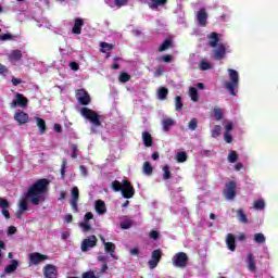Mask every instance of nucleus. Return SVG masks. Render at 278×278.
Wrapping results in <instances>:
<instances>
[{
	"instance_id": "obj_1",
	"label": "nucleus",
	"mask_w": 278,
	"mask_h": 278,
	"mask_svg": "<svg viewBox=\"0 0 278 278\" xmlns=\"http://www.w3.org/2000/svg\"><path fill=\"white\" fill-rule=\"evenodd\" d=\"M49 180L46 178L37 180L26 193V197L20 200L18 207L22 212L29 210V201L33 205H40V201L43 200L42 194L47 192ZM29 199V201H27Z\"/></svg>"
},
{
	"instance_id": "obj_21",
	"label": "nucleus",
	"mask_w": 278,
	"mask_h": 278,
	"mask_svg": "<svg viewBox=\"0 0 278 278\" xmlns=\"http://www.w3.org/2000/svg\"><path fill=\"white\" fill-rule=\"evenodd\" d=\"M23 60V52L21 50H12L9 54V62H18Z\"/></svg>"
},
{
	"instance_id": "obj_29",
	"label": "nucleus",
	"mask_w": 278,
	"mask_h": 278,
	"mask_svg": "<svg viewBox=\"0 0 278 278\" xmlns=\"http://www.w3.org/2000/svg\"><path fill=\"white\" fill-rule=\"evenodd\" d=\"M151 3H149V8H151V10H157V8H160V5H166V3H168V0H150Z\"/></svg>"
},
{
	"instance_id": "obj_14",
	"label": "nucleus",
	"mask_w": 278,
	"mask_h": 278,
	"mask_svg": "<svg viewBox=\"0 0 278 278\" xmlns=\"http://www.w3.org/2000/svg\"><path fill=\"white\" fill-rule=\"evenodd\" d=\"M43 276L46 278H58V267L55 265L47 264L43 267Z\"/></svg>"
},
{
	"instance_id": "obj_20",
	"label": "nucleus",
	"mask_w": 278,
	"mask_h": 278,
	"mask_svg": "<svg viewBox=\"0 0 278 278\" xmlns=\"http://www.w3.org/2000/svg\"><path fill=\"white\" fill-rule=\"evenodd\" d=\"M84 27V20L77 17L74 20V27L72 28V31L79 36L81 34V28Z\"/></svg>"
},
{
	"instance_id": "obj_59",
	"label": "nucleus",
	"mask_w": 278,
	"mask_h": 278,
	"mask_svg": "<svg viewBox=\"0 0 278 278\" xmlns=\"http://www.w3.org/2000/svg\"><path fill=\"white\" fill-rule=\"evenodd\" d=\"M0 40H2V41L12 40V35L11 34L0 35Z\"/></svg>"
},
{
	"instance_id": "obj_22",
	"label": "nucleus",
	"mask_w": 278,
	"mask_h": 278,
	"mask_svg": "<svg viewBox=\"0 0 278 278\" xmlns=\"http://www.w3.org/2000/svg\"><path fill=\"white\" fill-rule=\"evenodd\" d=\"M18 268V261L16 260H12L11 264H9L5 268H4V273L7 275H12V273H16V269Z\"/></svg>"
},
{
	"instance_id": "obj_26",
	"label": "nucleus",
	"mask_w": 278,
	"mask_h": 278,
	"mask_svg": "<svg viewBox=\"0 0 278 278\" xmlns=\"http://www.w3.org/2000/svg\"><path fill=\"white\" fill-rule=\"evenodd\" d=\"M142 140L144 147H153V137L149 134V131L142 132Z\"/></svg>"
},
{
	"instance_id": "obj_40",
	"label": "nucleus",
	"mask_w": 278,
	"mask_h": 278,
	"mask_svg": "<svg viewBox=\"0 0 278 278\" xmlns=\"http://www.w3.org/2000/svg\"><path fill=\"white\" fill-rule=\"evenodd\" d=\"M112 188H113V190H114L115 192H123V181H122V184H121V181L114 180V181L112 182Z\"/></svg>"
},
{
	"instance_id": "obj_60",
	"label": "nucleus",
	"mask_w": 278,
	"mask_h": 278,
	"mask_svg": "<svg viewBox=\"0 0 278 278\" xmlns=\"http://www.w3.org/2000/svg\"><path fill=\"white\" fill-rule=\"evenodd\" d=\"M233 129V124L228 123L225 127V134H231V130Z\"/></svg>"
},
{
	"instance_id": "obj_36",
	"label": "nucleus",
	"mask_w": 278,
	"mask_h": 278,
	"mask_svg": "<svg viewBox=\"0 0 278 278\" xmlns=\"http://www.w3.org/2000/svg\"><path fill=\"white\" fill-rule=\"evenodd\" d=\"M189 94H190L191 101H194V102L199 101V91L197 90V88L190 87Z\"/></svg>"
},
{
	"instance_id": "obj_13",
	"label": "nucleus",
	"mask_w": 278,
	"mask_h": 278,
	"mask_svg": "<svg viewBox=\"0 0 278 278\" xmlns=\"http://www.w3.org/2000/svg\"><path fill=\"white\" fill-rule=\"evenodd\" d=\"M197 21L200 27H207V11L205 8H201L197 13Z\"/></svg>"
},
{
	"instance_id": "obj_33",
	"label": "nucleus",
	"mask_w": 278,
	"mask_h": 278,
	"mask_svg": "<svg viewBox=\"0 0 278 278\" xmlns=\"http://www.w3.org/2000/svg\"><path fill=\"white\" fill-rule=\"evenodd\" d=\"M100 47L102 48V53H110V51H112V49H114V45L108 43L105 41H102L100 43Z\"/></svg>"
},
{
	"instance_id": "obj_6",
	"label": "nucleus",
	"mask_w": 278,
	"mask_h": 278,
	"mask_svg": "<svg viewBox=\"0 0 278 278\" xmlns=\"http://www.w3.org/2000/svg\"><path fill=\"white\" fill-rule=\"evenodd\" d=\"M134 194H136V189L131 182L127 179L123 180L122 195L124 199H134Z\"/></svg>"
},
{
	"instance_id": "obj_30",
	"label": "nucleus",
	"mask_w": 278,
	"mask_h": 278,
	"mask_svg": "<svg viewBox=\"0 0 278 278\" xmlns=\"http://www.w3.org/2000/svg\"><path fill=\"white\" fill-rule=\"evenodd\" d=\"M162 125L163 131H170V128L175 125V121L173 118H165L163 119Z\"/></svg>"
},
{
	"instance_id": "obj_5",
	"label": "nucleus",
	"mask_w": 278,
	"mask_h": 278,
	"mask_svg": "<svg viewBox=\"0 0 278 278\" xmlns=\"http://www.w3.org/2000/svg\"><path fill=\"white\" fill-rule=\"evenodd\" d=\"M99 240L97 239V236L91 235L87 239H84L80 244V249L83 253H87V251H90V249H94L97 247V243Z\"/></svg>"
},
{
	"instance_id": "obj_42",
	"label": "nucleus",
	"mask_w": 278,
	"mask_h": 278,
	"mask_svg": "<svg viewBox=\"0 0 278 278\" xmlns=\"http://www.w3.org/2000/svg\"><path fill=\"white\" fill-rule=\"evenodd\" d=\"M264 207H266L264 200L260 199L254 202V210H264Z\"/></svg>"
},
{
	"instance_id": "obj_48",
	"label": "nucleus",
	"mask_w": 278,
	"mask_h": 278,
	"mask_svg": "<svg viewBox=\"0 0 278 278\" xmlns=\"http://www.w3.org/2000/svg\"><path fill=\"white\" fill-rule=\"evenodd\" d=\"M71 149H72V155H71V157H72L73 160H77V152L79 151V147H78L77 144L73 143V144L71 146Z\"/></svg>"
},
{
	"instance_id": "obj_24",
	"label": "nucleus",
	"mask_w": 278,
	"mask_h": 278,
	"mask_svg": "<svg viewBox=\"0 0 278 278\" xmlns=\"http://www.w3.org/2000/svg\"><path fill=\"white\" fill-rule=\"evenodd\" d=\"M226 244L229 251H236V237L232 233L227 235Z\"/></svg>"
},
{
	"instance_id": "obj_28",
	"label": "nucleus",
	"mask_w": 278,
	"mask_h": 278,
	"mask_svg": "<svg viewBox=\"0 0 278 278\" xmlns=\"http://www.w3.org/2000/svg\"><path fill=\"white\" fill-rule=\"evenodd\" d=\"M237 218L239 223H242V225L249 224V218L242 208L237 210Z\"/></svg>"
},
{
	"instance_id": "obj_27",
	"label": "nucleus",
	"mask_w": 278,
	"mask_h": 278,
	"mask_svg": "<svg viewBox=\"0 0 278 278\" xmlns=\"http://www.w3.org/2000/svg\"><path fill=\"white\" fill-rule=\"evenodd\" d=\"M248 268L252 273H257V267L255 266V258L252 253L248 254Z\"/></svg>"
},
{
	"instance_id": "obj_2",
	"label": "nucleus",
	"mask_w": 278,
	"mask_h": 278,
	"mask_svg": "<svg viewBox=\"0 0 278 278\" xmlns=\"http://www.w3.org/2000/svg\"><path fill=\"white\" fill-rule=\"evenodd\" d=\"M229 81L224 83V88L230 94V97H238V88L240 86V75L236 70H228Z\"/></svg>"
},
{
	"instance_id": "obj_8",
	"label": "nucleus",
	"mask_w": 278,
	"mask_h": 278,
	"mask_svg": "<svg viewBox=\"0 0 278 278\" xmlns=\"http://www.w3.org/2000/svg\"><path fill=\"white\" fill-rule=\"evenodd\" d=\"M236 188H238V185L235 180H230L228 184H226L224 195L227 201H232V199H236Z\"/></svg>"
},
{
	"instance_id": "obj_54",
	"label": "nucleus",
	"mask_w": 278,
	"mask_h": 278,
	"mask_svg": "<svg viewBox=\"0 0 278 278\" xmlns=\"http://www.w3.org/2000/svg\"><path fill=\"white\" fill-rule=\"evenodd\" d=\"M214 118L216 121H223V112H220V110H215L214 112Z\"/></svg>"
},
{
	"instance_id": "obj_55",
	"label": "nucleus",
	"mask_w": 278,
	"mask_h": 278,
	"mask_svg": "<svg viewBox=\"0 0 278 278\" xmlns=\"http://www.w3.org/2000/svg\"><path fill=\"white\" fill-rule=\"evenodd\" d=\"M83 278H97V276L94 275V271L89 270L83 274Z\"/></svg>"
},
{
	"instance_id": "obj_52",
	"label": "nucleus",
	"mask_w": 278,
	"mask_h": 278,
	"mask_svg": "<svg viewBox=\"0 0 278 278\" xmlns=\"http://www.w3.org/2000/svg\"><path fill=\"white\" fill-rule=\"evenodd\" d=\"M78 201H79V200H71V205H72V210H73L74 213L79 212V207H78V205H77V202H78Z\"/></svg>"
},
{
	"instance_id": "obj_64",
	"label": "nucleus",
	"mask_w": 278,
	"mask_h": 278,
	"mask_svg": "<svg viewBox=\"0 0 278 278\" xmlns=\"http://www.w3.org/2000/svg\"><path fill=\"white\" fill-rule=\"evenodd\" d=\"M130 255H140V250L138 248H134L129 251Z\"/></svg>"
},
{
	"instance_id": "obj_37",
	"label": "nucleus",
	"mask_w": 278,
	"mask_h": 278,
	"mask_svg": "<svg viewBox=\"0 0 278 278\" xmlns=\"http://www.w3.org/2000/svg\"><path fill=\"white\" fill-rule=\"evenodd\" d=\"M228 162L230 164H236V162H238V152L236 150H231L228 154Z\"/></svg>"
},
{
	"instance_id": "obj_25",
	"label": "nucleus",
	"mask_w": 278,
	"mask_h": 278,
	"mask_svg": "<svg viewBox=\"0 0 278 278\" xmlns=\"http://www.w3.org/2000/svg\"><path fill=\"white\" fill-rule=\"evenodd\" d=\"M96 212L101 215L108 212V208L105 207V202L103 200L96 201Z\"/></svg>"
},
{
	"instance_id": "obj_53",
	"label": "nucleus",
	"mask_w": 278,
	"mask_h": 278,
	"mask_svg": "<svg viewBox=\"0 0 278 278\" xmlns=\"http://www.w3.org/2000/svg\"><path fill=\"white\" fill-rule=\"evenodd\" d=\"M79 227H81V229H83L84 231H90V229H92V227H90V224H88V222L80 223V224H79Z\"/></svg>"
},
{
	"instance_id": "obj_7",
	"label": "nucleus",
	"mask_w": 278,
	"mask_h": 278,
	"mask_svg": "<svg viewBox=\"0 0 278 278\" xmlns=\"http://www.w3.org/2000/svg\"><path fill=\"white\" fill-rule=\"evenodd\" d=\"M162 262V250L156 249L152 251L151 260L148 261L149 268L153 270V268H157V265Z\"/></svg>"
},
{
	"instance_id": "obj_41",
	"label": "nucleus",
	"mask_w": 278,
	"mask_h": 278,
	"mask_svg": "<svg viewBox=\"0 0 278 278\" xmlns=\"http://www.w3.org/2000/svg\"><path fill=\"white\" fill-rule=\"evenodd\" d=\"M200 71H210L212 68V64L205 60L201 61L199 64Z\"/></svg>"
},
{
	"instance_id": "obj_4",
	"label": "nucleus",
	"mask_w": 278,
	"mask_h": 278,
	"mask_svg": "<svg viewBox=\"0 0 278 278\" xmlns=\"http://www.w3.org/2000/svg\"><path fill=\"white\" fill-rule=\"evenodd\" d=\"M172 264L176 268H186L188 266V254L185 252L176 253L172 258Z\"/></svg>"
},
{
	"instance_id": "obj_17",
	"label": "nucleus",
	"mask_w": 278,
	"mask_h": 278,
	"mask_svg": "<svg viewBox=\"0 0 278 278\" xmlns=\"http://www.w3.org/2000/svg\"><path fill=\"white\" fill-rule=\"evenodd\" d=\"M104 251L105 253H110L113 260H118V256H116V244L112 242H104Z\"/></svg>"
},
{
	"instance_id": "obj_58",
	"label": "nucleus",
	"mask_w": 278,
	"mask_h": 278,
	"mask_svg": "<svg viewBox=\"0 0 278 278\" xmlns=\"http://www.w3.org/2000/svg\"><path fill=\"white\" fill-rule=\"evenodd\" d=\"M150 238H152V240H157V238H160V232H157V230H152L150 232Z\"/></svg>"
},
{
	"instance_id": "obj_39",
	"label": "nucleus",
	"mask_w": 278,
	"mask_h": 278,
	"mask_svg": "<svg viewBox=\"0 0 278 278\" xmlns=\"http://www.w3.org/2000/svg\"><path fill=\"white\" fill-rule=\"evenodd\" d=\"M176 160L179 164H184V162L188 161V154L186 152H178L176 155Z\"/></svg>"
},
{
	"instance_id": "obj_61",
	"label": "nucleus",
	"mask_w": 278,
	"mask_h": 278,
	"mask_svg": "<svg viewBox=\"0 0 278 278\" xmlns=\"http://www.w3.org/2000/svg\"><path fill=\"white\" fill-rule=\"evenodd\" d=\"M122 229H130L131 222H124L121 224Z\"/></svg>"
},
{
	"instance_id": "obj_11",
	"label": "nucleus",
	"mask_w": 278,
	"mask_h": 278,
	"mask_svg": "<svg viewBox=\"0 0 278 278\" xmlns=\"http://www.w3.org/2000/svg\"><path fill=\"white\" fill-rule=\"evenodd\" d=\"M29 100L23 93H16L15 99L11 102V108H27Z\"/></svg>"
},
{
	"instance_id": "obj_18",
	"label": "nucleus",
	"mask_w": 278,
	"mask_h": 278,
	"mask_svg": "<svg viewBox=\"0 0 278 278\" xmlns=\"http://www.w3.org/2000/svg\"><path fill=\"white\" fill-rule=\"evenodd\" d=\"M210 42H208V47H211L212 49H216V47H218V42H220V37L218 36V33H211L207 36Z\"/></svg>"
},
{
	"instance_id": "obj_34",
	"label": "nucleus",
	"mask_w": 278,
	"mask_h": 278,
	"mask_svg": "<svg viewBox=\"0 0 278 278\" xmlns=\"http://www.w3.org/2000/svg\"><path fill=\"white\" fill-rule=\"evenodd\" d=\"M131 80V76L126 73V72H122L118 76V81H121V84H127V81Z\"/></svg>"
},
{
	"instance_id": "obj_16",
	"label": "nucleus",
	"mask_w": 278,
	"mask_h": 278,
	"mask_svg": "<svg viewBox=\"0 0 278 278\" xmlns=\"http://www.w3.org/2000/svg\"><path fill=\"white\" fill-rule=\"evenodd\" d=\"M0 210H2V215L7 220H10V202L3 198H0Z\"/></svg>"
},
{
	"instance_id": "obj_31",
	"label": "nucleus",
	"mask_w": 278,
	"mask_h": 278,
	"mask_svg": "<svg viewBox=\"0 0 278 278\" xmlns=\"http://www.w3.org/2000/svg\"><path fill=\"white\" fill-rule=\"evenodd\" d=\"M167 97H168V89L165 87H160L157 90V99H160V101H165Z\"/></svg>"
},
{
	"instance_id": "obj_46",
	"label": "nucleus",
	"mask_w": 278,
	"mask_h": 278,
	"mask_svg": "<svg viewBox=\"0 0 278 278\" xmlns=\"http://www.w3.org/2000/svg\"><path fill=\"white\" fill-rule=\"evenodd\" d=\"M175 105H176V111L179 112L184 108V102H181V96H177L175 99Z\"/></svg>"
},
{
	"instance_id": "obj_62",
	"label": "nucleus",
	"mask_w": 278,
	"mask_h": 278,
	"mask_svg": "<svg viewBox=\"0 0 278 278\" xmlns=\"http://www.w3.org/2000/svg\"><path fill=\"white\" fill-rule=\"evenodd\" d=\"M70 67H71L72 71H77L79 68V63L71 62Z\"/></svg>"
},
{
	"instance_id": "obj_43",
	"label": "nucleus",
	"mask_w": 278,
	"mask_h": 278,
	"mask_svg": "<svg viewBox=\"0 0 278 278\" xmlns=\"http://www.w3.org/2000/svg\"><path fill=\"white\" fill-rule=\"evenodd\" d=\"M72 201H79V188L77 187L72 189Z\"/></svg>"
},
{
	"instance_id": "obj_35",
	"label": "nucleus",
	"mask_w": 278,
	"mask_h": 278,
	"mask_svg": "<svg viewBox=\"0 0 278 278\" xmlns=\"http://www.w3.org/2000/svg\"><path fill=\"white\" fill-rule=\"evenodd\" d=\"M143 173L144 175H153V166L149 161L143 163Z\"/></svg>"
},
{
	"instance_id": "obj_47",
	"label": "nucleus",
	"mask_w": 278,
	"mask_h": 278,
	"mask_svg": "<svg viewBox=\"0 0 278 278\" xmlns=\"http://www.w3.org/2000/svg\"><path fill=\"white\" fill-rule=\"evenodd\" d=\"M199 125V122L197 121V118H192L189 124H188V127L191 131H195L197 130V127Z\"/></svg>"
},
{
	"instance_id": "obj_10",
	"label": "nucleus",
	"mask_w": 278,
	"mask_h": 278,
	"mask_svg": "<svg viewBox=\"0 0 278 278\" xmlns=\"http://www.w3.org/2000/svg\"><path fill=\"white\" fill-rule=\"evenodd\" d=\"M225 55H227V48L224 43H218L217 49L213 50L212 59L213 60H225Z\"/></svg>"
},
{
	"instance_id": "obj_38",
	"label": "nucleus",
	"mask_w": 278,
	"mask_h": 278,
	"mask_svg": "<svg viewBox=\"0 0 278 278\" xmlns=\"http://www.w3.org/2000/svg\"><path fill=\"white\" fill-rule=\"evenodd\" d=\"M254 242L257 244H264L266 242V237L262 232H257L254 235Z\"/></svg>"
},
{
	"instance_id": "obj_45",
	"label": "nucleus",
	"mask_w": 278,
	"mask_h": 278,
	"mask_svg": "<svg viewBox=\"0 0 278 278\" xmlns=\"http://www.w3.org/2000/svg\"><path fill=\"white\" fill-rule=\"evenodd\" d=\"M220 126L219 125H215L214 128L212 129L211 134H212V138H218V136H220Z\"/></svg>"
},
{
	"instance_id": "obj_15",
	"label": "nucleus",
	"mask_w": 278,
	"mask_h": 278,
	"mask_svg": "<svg viewBox=\"0 0 278 278\" xmlns=\"http://www.w3.org/2000/svg\"><path fill=\"white\" fill-rule=\"evenodd\" d=\"M14 121H16L18 125H27V123H29V114L24 111H17L14 114Z\"/></svg>"
},
{
	"instance_id": "obj_56",
	"label": "nucleus",
	"mask_w": 278,
	"mask_h": 278,
	"mask_svg": "<svg viewBox=\"0 0 278 278\" xmlns=\"http://www.w3.org/2000/svg\"><path fill=\"white\" fill-rule=\"evenodd\" d=\"M92 218H94V215L92 214V212H88L84 216L85 223H88V220H92Z\"/></svg>"
},
{
	"instance_id": "obj_3",
	"label": "nucleus",
	"mask_w": 278,
	"mask_h": 278,
	"mask_svg": "<svg viewBox=\"0 0 278 278\" xmlns=\"http://www.w3.org/2000/svg\"><path fill=\"white\" fill-rule=\"evenodd\" d=\"M80 114L81 116H84V118H87V121H90L91 125H94V127H101V119H100L99 113H97L92 109L84 106L80 110Z\"/></svg>"
},
{
	"instance_id": "obj_44",
	"label": "nucleus",
	"mask_w": 278,
	"mask_h": 278,
	"mask_svg": "<svg viewBox=\"0 0 278 278\" xmlns=\"http://www.w3.org/2000/svg\"><path fill=\"white\" fill-rule=\"evenodd\" d=\"M163 179L168 180L170 179V167L168 165H165L163 167Z\"/></svg>"
},
{
	"instance_id": "obj_23",
	"label": "nucleus",
	"mask_w": 278,
	"mask_h": 278,
	"mask_svg": "<svg viewBox=\"0 0 278 278\" xmlns=\"http://www.w3.org/2000/svg\"><path fill=\"white\" fill-rule=\"evenodd\" d=\"M37 127L39 129L40 136L43 134H47V122L42 119L41 117H36Z\"/></svg>"
},
{
	"instance_id": "obj_50",
	"label": "nucleus",
	"mask_w": 278,
	"mask_h": 278,
	"mask_svg": "<svg viewBox=\"0 0 278 278\" xmlns=\"http://www.w3.org/2000/svg\"><path fill=\"white\" fill-rule=\"evenodd\" d=\"M9 73H10V70H8L5 65L0 63V75H2V77H7Z\"/></svg>"
},
{
	"instance_id": "obj_63",
	"label": "nucleus",
	"mask_w": 278,
	"mask_h": 278,
	"mask_svg": "<svg viewBox=\"0 0 278 278\" xmlns=\"http://www.w3.org/2000/svg\"><path fill=\"white\" fill-rule=\"evenodd\" d=\"M14 233H16V227L10 226L9 229H8V235L9 236H14Z\"/></svg>"
},
{
	"instance_id": "obj_19",
	"label": "nucleus",
	"mask_w": 278,
	"mask_h": 278,
	"mask_svg": "<svg viewBox=\"0 0 278 278\" xmlns=\"http://www.w3.org/2000/svg\"><path fill=\"white\" fill-rule=\"evenodd\" d=\"M106 5L110 8H124V5H127L129 3V0H104Z\"/></svg>"
},
{
	"instance_id": "obj_12",
	"label": "nucleus",
	"mask_w": 278,
	"mask_h": 278,
	"mask_svg": "<svg viewBox=\"0 0 278 278\" xmlns=\"http://www.w3.org/2000/svg\"><path fill=\"white\" fill-rule=\"evenodd\" d=\"M46 260H49L48 255L40 254L38 252H33L29 254V262L34 266H38V264H42Z\"/></svg>"
},
{
	"instance_id": "obj_51",
	"label": "nucleus",
	"mask_w": 278,
	"mask_h": 278,
	"mask_svg": "<svg viewBox=\"0 0 278 278\" xmlns=\"http://www.w3.org/2000/svg\"><path fill=\"white\" fill-rule=\"evenodd\" d=\"M224 140L225 142H227V144H231V142H233V137L231 136V132H225Z\"/></svg>"
},
{
	"instance_id": "obj_57",
	"label": "nucleus",
	"mask_w": 278,
	"mask_h": 278,
	"mask_svg": "<svg viewBox=\"0 0 278 278\" xmlns=\"http://www.w3.org/2000/svg\"><path fill=\"white\" fill-rule=\"evenodd\" d=\"M79 170H80L83 177H88V168L86 166L80 165Z\"/></svg>"
},
{
	"instance_id": "obj_32",
	"label": "nucleus",
	"mask_w": 278,
	"mask_h": 278,
	"mask_svg": "<svg viewBox=\"0 0 278 278\" xmlns=\"http://www.w3.org/2000/svg\"><path fill=\"white\" fill-rule=\"evenodd\" d=\"M170 47H173V39L167 38L160 46L159 51L162 53V51H167V49H170Z\"/></svg>"
},
{
	"instance_id": "obj_9",
	"label": "nucleus",
	"mask_w": 278,
	"mask_h": 278,
	"mask_svg": "<svg viewBox=\"0 0 278 278\" xmlns=\"http://www.w3.org/2000/svg\"><path fill=\"white\" fill-rule=\"evenodd\" d=\"M76 99L80 105H90V93H88L86 89H77Z\"/></svg>"
},
{
	"instance_id": "obj_49",
	"label": "nucleus",
	"mask_w": 278,
	"mask_h": 278,
	"mask_svg": "<svg viewBox=\"0 0 278 278\" xmlns=\"http://www.w3.org/2000/svg\"><path fill=\"white\" fill-rule=\"evenodd\" d=\"M66 176V159H62V164H61V177L64 179Z\"/></svg>"
}]
</instances>
